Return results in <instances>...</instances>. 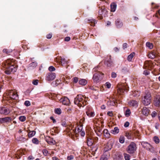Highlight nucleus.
I'll use <instances>...</instances> for the list:
<instances>
[{
    "instance_id": "nucleus-46",
    "label": "nucleus",
    "mask_w": 160,
    "mask_h": 160,
    "mask_svg": "<svg viewBox=\"0 0 160 160\" xmlns=\"http://www.w3.org/2000/svg\"><path fill=\"white\" fill-rule=\"evenodd\" d=\"M5 68H6V69L5 71V73L7 74H10L11 72V71H10L6 67H5Z\"/></svg>"
},
{
    "instance_id": "nucleus-47",
    "label": "nucleus",
    "mask_w": 160,
    "mask_h": 160,
    "mask_svg": "<svg viewBox=\"0 0 160 160\" xmlns=\"http://www.w3.org/2000/svg\"><path fill=\"white\" fill-rule=\"evenodd\" d=\"M111 86V84L108 82H106L105 84V86L106 87L108 88H110Z\"/></svg>"
},
{
    "instance_id": "nucleus-17",
    "label": "nucleus",
    "mask_w": 160,
    "mask_h": 160,
    "mask_svg": "<svg viewBox=\"0 0 160 160\" xmlns=\"http://www.w3.org/2000/svg\"><path fill=\"white\" fill-rule=\"evenodd\" d=\"M149 110L146 107L143 108L142 111V114L145 116H148L149 113Z\"/></svg>"
},
{
    "instance_id": "nucleus-41",
    "label": "nucleus",
    "mask_w": 160,
    "mask_h": 160,
    "mask_svg": "<svg viewBox=\"0 0 160 160\" xmlns=\"http://www.w3.org/2000/svg\"><path fill=\"white\" fill-rule=\"evenodd\" d=\"M148 57L150 58L154 59L155 57V56L153 53H150L148 54Z\"/></svg>"
},
{
    "instance_id": "nucleus-11",
    "label": "nucleus",
    "mask_w": 160,
    "mask_h": 160,
    "mask_svg": "<svg viewBox=\"0 0 160 160\" xmlns=\"http://www.w3.org/2000/svg\"><path fill=\"white\" fill-rule=\"evenodd\" d=\"M9 95L10 98L13 99H17L18 98V95L16 92L13 91H10L9 93Z\"/></svg>"
},
{
    "instance_id": "nucleus-27",
    "label": "nucleus",
    "mask_w": 160,
    "mask_h": 160,
    "mask_svg": "<svg viewBox=\"0 0 160 160\" xmlns=\"http://www.w3.org/2000/svg\"><path fill=\"white\" fill-rule=\"evenodd\" d=\"M36 133V132L34 131H30L28 133V136L29 138L33 137Z\"/></svg>"
},
{
    "instance_id": "nucleus-38",
    "label": "nucleus",
    "mask_w": 160,
    "mask_h": 160,
    "mask_svg": "<svg viewBox=\"0 0 160 160\" xmlns=\"http://www.w3.org/2000/svg\"><path fill=\"white\" fill-rule=\"evenodd\" d=\"M55 112L58 114H60L61 113V110L60 108H57L55 110Z\"/></svg>"
},
{
    "instance_id": "nucleus-21",
    "label": "nucleus",
    "mask_w": 160,
    "mask_h": 160,
    "mask_svg": "<svg viewBox=\"0 0 160 160\" xmlns=\"http://www.w3.org/2000/svg\"><path fill=\"white\" fill-rule=\"evenodd\" d=\"M79 83L81 85L85 86L87 84V81L85 79H82L79 81Z\"/></svg>"
},
{
    "instance_id": "nucleus-42",
    "label": "nucleus",
    "mask_w": 160,
    "mask_h": 160,
    "mask_svg": "<svg viewBox=\"0 0 160 160\" xmlns=\"http://www.w3.org/2000/svg\"><path fill=\"white\" fill-rule=\"evenodd\" d=\"M37 63L36 62H33L30 64V65L31 67H35L37 66Z\"/></svg>"
},
{
    "instance_id": "nucleus-23",
    "label": "nucleus",
    "mask_w": 160,
    "mask_h": 160,
    "mask_svg": "<svg viewBox=\"0 0 160 160\" xmlns=\"http://www.w3.org/2000/svg\"><path fill=\"white\" fill-rule=\"evenodd\" d=\"M105 64L108 67H110L113 64V62L111 61L110 58L108 60L105 61Z\"/></svg>"
},
{
    "instance_id": "nucleus-57",
    "label": "nucleus",
    "mask_w": 160,
    "mask_h": 160,
    "mask_svg": "<svg viewBox=\"0 0 160 160\" xmlns=\"http://www.w3.org/2000/svg\"><path fill=\"white\" fill-rule=\"evenodd\" d=\"M52 37V33H49L47 35L46 37L48 39H50Z\"/></svg>"
},
{
    "instance_id": "nucleus-24",
    "label": "nucleus",
    "mask_w": 160,
    "mask_h": 160,
    "mask_svg": "<svg viewBox=\"0 0 160 160\" xmlns=\"http://www.w3.org/2000/svg\"><path fill=\"white\" fill-rule=\"evenodd\" d=\"M119 130L118 128L117 127H115L114 128L113 130H112L111 131V133L116 134L118 133L119 132Z\"/></svg>"
},
{
    "instance_id": "nucleus-22",
    "label": "nucleus",
    "mask_w": 160,
    "mask_h": 160,
    "mask_svg": "<svg viewBox=\"0 0 160 160\" xmlns=\"http://www.w3.org/2000/svg\"><path fill=\"white\" fill-rule=\"evenodd\" d=\"M117 5L115 3H113L111 4V11L112 12H114L116 8Z\"/></svg>"
},
{
    "instance_id": "nucleus-32",
    "label": "nucleus",
    "mask_w": 160,
    "mask_h": 160,
    "mask_svg": "<svg viewBox=\"0 0 160 160\" xmlns=\"http://www.w3.org/2000/svg\"><path fill=\"white\" fill-rule=\"evenodd\" d=\"M112 148V146L110 145H106L105 148L104 150L105 152H106L108 151L111 150Z\"/></svg>"
},
{
    "instance_id": "nucleus-56",
    "label": "nucleus",
    "mask_w": 160,
    "mask_h": 160,
    "mask_svg": "<svg viewBox=\"0 0 160 160\" xmlns=\"http://www.w3.org/2000/svg\"><path fill=\"white\" fill-rule=\"evenodd\" d=\"M117 77V74L114 72H112L111 74V77L112 78H115Z\"/></svg>"
},
{
    "instance_id": "nucleus-4",
    "label": "nucleus",
    "mask_w": 160,
    "mask_h": 160,
    "mask_svg": "<svg viewBox=\"0 0 160 160\" xmlns=\"http://www.w3.org/2000/svg\"><path fill=\"white\" fill-rule=\"evenodd\" d=\"M151 95L150 92L146 93L142 98V102L144 105L147 106L151 102Z\"/></svg>"
},
{
    "instance_id": "nucleus-43",
    "label": "nucleus",
    "mask_w": 160,
    "mask_h": 160,
    "mask_svg": "<svg viewBox=\"0 0 160 160\" xmlns=\"http://www.w3.org/2000/svg\"><path fill=\"white\" fill-rule=\"evenodd\" d=\"M70 133L72 134H74L75 133H78L77 131L76 128L72 130H71L70 131Z\"/></svg>"
},
{
    "instance_id": "nucleus-58",
    "label": "nucleus",
    "mask_w": 160,
    "mask_h": 160,
    "mask_svg": "<svg viewBox=\"0 0 160 160\" xmlns=\"http://www.w3.org/2000/svg\"><path fill=\"white\" fill-rule=\"evenodd\" d=\"M157 114V113L155 111H153L152 112L151 116L152 117H154Z\"/></svg>"
},
{
    "instance_id": "nucleus-2",
    "label": "nucleus",
    "mask_w": 160,
    "mask_h": 160,
    "mask_svg": "<svg viewBox=\"0 0 160 160\" xmlns=\"http://www.w3.org/2000/svg\"><path fill=\"white\" fill-rule=\"evenodd\" d=\"M13 60L11 59H8L4 61L3 63L5 67L8 69L11 72H15L16 71V69L15 67L13 65Z\"/></svg>"
},
{
    "instance_id": "nucleus-59",
    "label": "nucleus",
    "mask_w": 160,
    "mask_h": 160,
    "mask_svg": "<svg viewBox=\"0 0 160 160\" xmlns=\"http://www.w3.org/2000/svg\"><path fill=\"white\" fill-rule=\"evenodd\" d=\"M73 158V157L72 155H70L67 157L68 160H72Z\"/></svg>"
},
{
    "instance_id": "nucleus-28",
    "label": "nucleus",
    "mask_w": 160,
    "mask_h": 160,
    "mask_svg": "<svg viewBox=\"0 0 160 160\" xmlns=\"http://www.w3.org/2000/svg\"><path fill=\"white\" fill-rule=\"evenodd\" d=\"M153 141L156 144H158L160 142V140L158 137L157 136H155L153 138Z\"/></svg>"
},
{
    "instance_id": "nucleus-7",
    "label": "nucleus",
    "mask_w": 160,
    "mask_h": 160,
    "mask_svg": "<svg viewBox=\"0 0 160 160\" xmlns=\"http://www.w3.org/2000/svg\"><path fill=\"white\" fill-rule=\"evenodd\" d=\"M128 87L126 85V84H123L119 88L118 90V92L120 94H122L125 91L127 92L128 91Z\"/></svg>"
},
{
    "instance_id": "nucleus-31",
    "label": "nucleus",
    "mask_w": 160,
    "mask_h": 160,
    "mask_svg": "<svg viewBox=\"0 0 160 160\" xmlns=\"http://www.w3.org/2000/svg\"><path fill=\"white\" fill-rule=\"evenodd\" d=\"M146 46L150 49H152L153 47V45L152 43L148 42L146 43Z\"/></svg>"
},
{
    "instance_id": "nucleus-44",
    "label": "nucleus",
    "mask_w": 160,
    "mask_h": 160,
    "mask_svg": "<svg viewBox=\"0 0 160 160\" xmlns=\"http://www.w3.org/2000/svg\"><path fill=\"white\" fill-rule=\"evenodd\" d=\"M108 104L109 105L111 106H114L115 105V102L113 101H112L110 102H108Z\"/></svg>"
},
{
    "instance_id": "nucleus-53",
    "label": "nucleus",
    "mask_w": 160,
    "mask_h": 160,
    "mask_svg": "<svg viewBox=\"0 0 160 160\" xmlns=\"http://www.w3.org/2000/svg\"><path fill=\"white\" fill-rule=\"evenodd\" d=\"M77 131L78 133L82 131V126H80L79 127H78L77 128H76Z\"/></svg>"
},
{
    "instance_id": "nucleus-48",
    "label": "nucleus",
    "mask_w": 160,
    "mask_h": 160,
    "mask_svg": "<svg viewBox=\"0 0 160 160\" xmlns=\"http://www.w3.org/2000/svg\"><path fill=\"white\" fill-rule=\"evenodd\" d=\"M48 70L49 71L52 72L55 71V68L52 66H51L48 68Z\"/></svg>"
},
{
    "instance_id": "nucleus-5",
    "label": "nucleus",
    "mask_w": 160,
    "mask_h": 160,
    "mask_svg": "<svg viewBox=\"0 0 160 160\" xmlns=\"http://www.w3.org/2000/svg\"><path fill=\"white\" fill-rule=\"evenodd\" d=\"M103 75V73L100 72H98L94 74L92 79L94 82H98L102 80Z\"/></svg>"
},
{
    "instance_id": "nucleus-8",
    "label": "nucleus",
    "mask_w": 160,
    "mask_h": 160,
    "mask_svg": "<svg viewBox=\"0 0 160 160\" xmlns=\"http://www.w3.org/2000/svg\"><path fill=\"white\" fill-rule=\"evenodd\" d=\"M56 62L59 63V64H61L62 66H65V64L68 63V61L63 58L61 57L57 58L56 59Z\"/></svg>"
},
{
    "instance_id": "nucleus-51",
    "label": "nucleus",
    "mask_w": 160,
    "mask_h": 160,
    "mask_svg": "<svg viewBox=\"0 0 160 160\" xmlns=\"http://www.w3.org/2000/svg\"><path fill=\"white\" fill-rule=\"evenodd\" d=\"M38 80L37 79L34 80L32 81V84L34 85H37L38 84Z\"/></svg>"
},
{
    "instance_id": "nucleus-39",
    "label": "nucleus",
    "mask_w": 160,
    "mask_h": 160,
    "mask_svg": "<svg viewBox=\"0 0 160 160\" xmlns=\"http://www.w3.org/2000/svg\"><path fill=\"white\" fill-rule=\"evenodd\" d=\"M32 141L33 143L35 144H38L39 143V141L37 138H33L32 140Z\"/></svg>"
},
{
    "instance_id": "nucleus-40",
    "label": "nucleus",
    "mask_w": 160,
    "mask_h": 160,
    "mask_svg": "<svg viewBox=\"0 0 160 160\" xmlns=\"http://www.w3.org/2000/svg\"><path fill=\"white\" fill-rule=\"evenodd\" d=\"M108 158L107 155H106L105 154L103 155L101 158L100 160H107Z\"/></svg>"
},
{
    "instance_id": "nucleus-61",
    "label": "nucleus",
    "mask_w": 160,
    "mask_h": 160,
    "mask_svg": "<svg viewBox=\"0 0 160 160\" xmlns=\"http://www.w3.org/2000/svg\"><path fill=\"white\" fill-rule=\"evenodd\" d=\"M129 125V123L128 122H126L124 124V126L125 127H128Z\"/></svg>"
},
{
    "instance_id": "nucleus-3",
    "label": "nucleus",
    "mask_w": 160,
    "mask_h": 160,
    "mask_svg": "<svg viewBox=\"0 0 160 160\" xmlns=\"http://www.w3.org/2000/svg\"><path fill=\"white\" fill-rule=\"evenodd\" d=\"M137 148L136 144L134 142H132L127 147L126 151L128 153L130 154H132L135 153Z\"/></svg>"
},
{
    "instance_id": "nucleus-60",
    "label": "nucleus",
    "mask_w": 160,
    "mask_h": 160,
    "mask_svg": "<svg viewBox=\"0 0 160 160\" xmlns=\"http://www.w3.org/2000/svg\"><path fill=\"white\" fill-rule=\"evenodd\" d=\"M149 74V72L148 70H145L143 72V74L146 75H148Z\"/></svg>"
},
{
    "instance_id": "nucleus-33",
    "label": "nucleus",
    "mask_w": 160,
    "mask_h": 160,
    "mask_svg": "<svg viewBox=\"0 0 160 160\" xmlns=\"http://www.w3.org/2000/svg\"><path fill=\"white\" fill-rule=\"evenodd\" d=\"M89 21V23H90L91 26H94L95 24V21L94 20L92 19L88 20Z\"/></svg>"
},
{
    "instance_id": "nucleus-64",
    "label": "nucleus",
    "mask_w": 160,
    "mask_h": 160,
    "mask_svg": "<svg viewBox=\"0 0 160 160\" xmlns=\"http://www.w3.org/2000/svg\"><path fill=\"white\" fill-rule=\"evenodd\" d=\"M34 158L32 156H30L28 158V160H32Z\"/></svg>"
},
{
    "instance_id": "nucleus-12",
    "label": "nucleus",
    "mask_w": 160,
    "mask_h": 160,
    "mask_svg": "<svg viewBox=\"0 0 160 160\" xmlns=\"http://www.w3.org/2000/svg\"><path fill=\"white\" fill-rule=\"evenodd\" d=\"M60 101L61 102H62L63 104L66 105H69L70 103L69 99L66 97H64L61 99Z\"/></svg>"
},
{
    "instance_id": "nucleus-45",
    "label": "nucleus",
    "mask_w": 160,
    "mask_h": 160,
    "mask_svg": "<svg viewBox=\"0 0 160 160\" xmlns=\"http://www.w3.org/2000/svg\"><path fill=\"white\" fill-rule=\"evenodd\" d=\"M42 152H43V154L45 155V156H47L48 155V151L46 149H43V150H42Z\"/></svg>"
},
{
    "instance_id": "nucleus-20",
    "label": "nucleus",
    "mask_w": 160,
    "mask_h": 160,
    "mask_svg": "<svg viewBox=\"0 0 160 160\" xmlns=\"http://www.w3.org/2000/svg\"><path fill=\"white\" fill-rule=\"evenodd\" d=\"M128 104L129 105L133 107H137L138 105L137 102L134 100H131L129 101L128 102Z\"/></svg>"
},
{
    "instance_id": "nucleus-52",
    "label": "nucleus",
    "mask_w": 160,
    "mask_h": 160,
    "mask_svg": "<svg viewBox=\"0 0 160 160\" xmlns=\"http://www.w3.org/2000/svg\"><path fill=\"white\" fill-rule=\"evenodd\" d=\"M89 88L92 90H96L97 88V87L96 86H90L89 87Z\"/></svg>"
},
{
    "instance_id": "nucleus-29",
    "label": "nucleus",
    "mask_w": 160,
    "mask_h": 160,
    "mask_svg": "<svg viewBox=\"0 0 160 160\" xmlns=\"http://www.w3.org/2000/svg\"><path fill=\"white\" fill-rule=\"evenodd\" d=\"M125 141V138L123 136H120L119 138V142L121 143H124Z\"/></svg>"
},
{
    "instance_id": "nucleus-9",
    "label": "nucleus",
    "mask_w": 160,
    "mask_h": 160,
    "mask_svg": "<svg viewBox=\"0 0 160 160\" xmlns=\"http://www.w3.org/2000/svg\"><path fill=\"white\" fill-rule=\"evenodd\" d=\"M56 77V74L54 73L50 72L47 74L46 77V80L49 81L54 80Z\"/></svg>"
},
{
    "instance_id": "nucleus-19",
    "label": "nucleus",
    "mask_w": 160,
    "mask_h": 160,
    "mask_svg": "<svg viewBox=\"0 0 160 160\" xmlns=\"http://www.w3.org/2000/svg\"><path fill=\"white\" fill-rule=\"evenodd\" d=\"M86 113L87 115L89 117H93L95 115L94 112L91 111L89 109L86 112Z\"/></svg>"
},
{
    "instance_id": "nucleus-30",
    "label": "nucleus",
    "mask_w": 160,
    "mask_h": 160,
    "mask_svg": "<svg viewBox=\"0 0 160 160\" xmlns=\"http://www.w3.org/2000/svg\"><path fill=\"white\" fill-rule=\"evenodd\" d=\"M122 72L124 73H126L129 72V70L127 68L124 67H123L122 70Z\"/></svg>"
},
{
    "instance_id": "nucleus-1",
    "label": "nucleus",
    "mask_w": 160,
    "mask_h": 160,
    "mask_svg": "<svg viewBox=\"0 0 160 160\" xmlns=\"http://www.w3.org/2000/svg\"><path fill=\"white\" fill-rule=\"evenodd\" d=\"M88 98L81 95H78L75 98L74 103L79 107H83L88 103Z\"/></svg>"
},
{
    "instance_id": "nucleus-62",
    "label": "nucleus",
    "mask_w": 160,
    "mask_h": 160,
    "mask_svg": "<svg viewBox=\"0 0 160 160\" xmlns=\"http://www.w3.org/2000/svg\"><path fill=\"white\" fill-rule=\"evenodd\" d=\"M107 114L110 116H112L113 115L112 112V111L108 112L107 113Z\"/></svg>"
},
{
    "instance_id": "nucleus-50",
    "label": "nucleus",
    "mask_w": 160,
    "mask_h": 160,
    "mask_svg": "<svg viewBox=\"0 0 160 160\" xmlns=\"http://www.w3.org/2000/svg\"><path fill=\"white\" fill-rule=\"evenodd\" d=\"M24 105L26 106H29L30 105V102L28 101H26L24 102Z\"/></svg>"
},
{
    "instance_id": "nucleus-14",
    "label": "nucleus",
    "mask_w": 160,
    "mask_h": 160,
    "mask_svg": "<svg viewBox=\"0 0 160 160\" xmlns=\"http://www.w3.org/2000/svg\"><path fill=\"white\" fill-rule=\"evenodd\" d=\"M11 118L9 117L0 118V122L1 123L9 122H11Z\"/></svg>"
},
{
    "instance_id": "nucleus-54",
    "label": "nucleus",
    "mask_w": 160,
    "mask_h": 160,
    "mask_svg": "<svg viewBox=\"0 0 160 160\" xmlns=\"http://www.w3.org/2000/svg\"><path fill=\"white\" fill-rule=\"evenodd\" d=\"M94 142H96L98 140V138L97 137H92Z\"/></svg>"
},
{
    "instance_id": "nucleus-13",
    "label": "nucleus",
    "mask_w": 160,
    "mask_h": 160,
    "mask_svg": "<svg viewBox=\"0 0 160 160\" xmlns=\"http://www.w3.org/2000/svg\"><path fill=\"white\" fill-rule=\"evenodd\" d=\"M46 140L48 144L51 145H54L56 143V142L53 139L50 138V137L46 138Z\"/></svg>"
},
{
    "instance_id": "nucleus-49",
    "label": "nucleus",
    "mask_w": 160,
    "mask_h": 160,
    "mask_svg": "<svg viewBox=\"0 0 160 160\" xmlns=\"http://www.w3.org/2000/svg\"><path fill=\"white\" fill-rule=\"evenodd\" d=\"M18 140L20 141L24 142L26 140V139L23 137H21L19 138Z\"/></svg>"
},
{
    "instance_id": "nucleus-63",
    "label": "nucleus",
    "mask_w": 160,
    "mask_h": 160,
    "mask_svg": "<svg viewBox=\"0 0 160 160\" xmlns=\"http://www.w3.org/2000/svg\"><path fill=\"white\" fill-rule=\"evenodd\" d=\"M70 40V37H66L64 39V40L65 41H67V42H68V41H69Z\"/></svg>"
},
{
    "instance_id": "nucleus-36",
    "label": "nucleus",
    "mask_w": 160,
    "mask_h": 160,
    "mask_svg": "<svg viewBox=\"0 0 160 160\" xmlns=\"http://www.w3.org/2000/svg\"><path fill=\"white\" fill-rule=\"evenodd\" d=\"M124 155L125 160H130V155L127 153H124Z\"/></svg>"
},
{
    "instance_id": "nucleus-55",
    "label": "nucleus",
    "mask_w": 160,
    "mask_h": 160,
    "mask_svg": "<svg viewBox=\"0 0 160 160\" xmlns=\"http://www.w3.org/2000/svg\"><path fill=\"white\" fill-rule=\"evenodd\" d=\"M78 78L77 77H74L73 78V82L75 83L78 81Z\"/></svg>"
},
{
    "instance_id": "nucleus-34",
    "label": "nucleus",
    "mask_w": 160,
    "mask_h": 160,
    "mask_svg": "<svg viewBox=\"0 0 160 160\" xmlns=\"http://www.w3.org/2000/svg\"><path fill=\"white\" fill-rule=\"evenodd\" d=\"M19 119L21 122H23L26 120V118L25 116H21L19 117Z\"/></svg>"
},
{
    "instance_id": "nucleus-16",
    "label": "nucleus",
    "mask_w": 160,
    "mask_h": 160,
    "mask_svg": "<svg viewBox=\"0 0 160 160\" xmlns=\"http://www.w3.org/2000/svg\"><path fill=\"white\" fill-rule=\"evenodd\" d=\"M154 104L157 107L159 106L160 105V96H158L154 100Z\"/></svg>"
},
{
    "instance_id": "nucleus-6",
    "label": "nucleus",
    "mask_w": 160,
    "mask_h": 160,
    "mask_svg": "<svg viewBox=\"0 0 160 160\" xmlns=\"http://www.w3.org/2000/svg\"><path fill=\"white\" fill-rule=\"evenodd\" d=\"M141 145L143 148L153 152L154 151V148L149 143L146 142H142Z\"/></svg>"
},
{
    "instance_id": "nucleus-10",
    "label": "nucleus",
    "mask_w": 160,
    "mask_h": 160,
    "mask_svg": "<svg viewBox=\"0 0 160 160\" xmlns=\"http://www.w3.org/2000/svg\"><path fill=\"white\" fill-rule=\"evenodd\" d=\"M10 112V110L7 108L4 107H0V113L5 115H8Z\"/></svg>"
},
{
    "instance_id": "nucleus-15",
    "label": "nucleus",
    "mask_w": 160,
    "mask_h": 160,
    "mask_svg": "<svg viewBox=\"0 0 160 160\" xmlns=\"http://www.w3.org/2000/svg\"><path fill=\"white\" fill-rule=\"evenodd\" d=\"M115 25L118 28H121L123 25V23L119 19H117L115 21Z\"/></svg>"
},
{
    "instance_id": "nucleus-25",
    "label": "nucleus",
    "mask_w": 160,
    "mask_h": 160,
    "mask_svg": "<svg viewBox=\"0 0 160 160\" xmlns=\"http://www.w3.org/2000/svg\"><path fill=\"white\" fill-rule=\"evenodd\" d=\"M104 135L107 138H109L110 137V134L108 132L107 129H104L103 131Z\"/></svg>"
},
{
    "instance_id": "nucleus-26",
    "label": "nucleus",
    "mask_w": 160,
    "mask_h": 160,
    "mask_svg": "<svg viewBox=\"0 0 160 160\" xmlns=\"http://www.w3.org/2000/svg\"><path fill=\"white\" fill-rule=\"evenodd\" d=\"M135 55V53L134 52H132L128 56L127 58L128 60L129 61H131Z\"/></svg>"
},
{
    "instance_id": "nucleus-35",
    "label": "nucleus",
    "mask_w": 160,
    "mask_h": 160,
    "mask_svg": "<svg viewBox=\"0 0 160 160\" xmlns=\"http://www.w3.org/2000/svg\"><path fill=\"white\" fill-rule=\"evenodd\" d=\"M12 52L11 50H8L7 49H4L3 50V52L4 53L8 54Z\"/></svg>"
},
{
    "instance_id": "nucleus-37",
    "label": "nucleus",
    "mask_w": 160,
    "mask_h": 160,
    "mask_svg": "<svg viewBox=\"0 0 160 160\" xmlns=\"http://www.w3.org/2000/svg\"><path fill=\"white\" fill-rule=\"evenodd\" d=\"M130 113L131 112L130 110L127 109L125 112V115L127 117H128L130 115Z\"/></svg>"
},
{
    "instance_id": "nucleus-18",
    "label": "nucleus",
    "mask_w": 160,
    "mask_h": 160,
    "mask_svg": "<svg viewBox=\"0 0 160 160\" xmlns=\"http://www.w3.org/2000/svg\"><path fill=\"white\" fill-rule=\"evenodd\" d=\"M94 143L92 137L88 138L87 139V143L88 146H90L92 145Z\"/></svg>"
}]
</instances>
